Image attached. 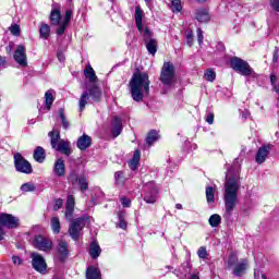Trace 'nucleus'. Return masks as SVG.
<instances>
[{"label":"nucleus","mask_w":279,"mask_h":279,"mask_svg":"<svg viewBox=\"0 0 279 279\" xmlns=\"http://www.w3.org/2000/svg\"><path fill=\"white\" fill-rule=\"evenodd\" d=\"M34 158L36 160V162H45V148H43L41 146H37L36 149L34 150Z\"/></svg>","instance_id":"cd10ccee"},{"label":"nucleus","mask_w":279,"mask_h":279,"mask_svg":"<svg viewBox=\"0 0 279 279\" xmlns=\"http://www.w3.org/2000/svg\"><path fill=\"white\" fill-rule=\"evenodd\" d=\"M185 274H191V266L189 264L185 266Z\"/></svg>","instance_id":"69168bd1"},{"label":"nucleus","mask_w":279,"mask_h":279,"mask_svg":"<svg viewBox=\"0 0 279 279\" xmlns=\"http://www.w3.org/2000/svg\"><path fill=\"white\" fill-rule=\"evenodd\" d=\"M89 256L93 259H97L99 256H101V246H99L98 241H93L89 244Z\"/></svg>","instance_id":"6ab92c4d"},{"label":"nucleus","mask_w":279,"mask_h":279,"mask_svg":"<svg viewBox=\"0 0 279 279\" xmlns=\"http://www.w3.org/2000/svg\"><path fill=\"white\" fill-rule=\"evenodd\" d=\"M32 265L33 269L35 271H38L39 274H46L47 271V262H45V257L38 253H32Z\"/></svg>","instance_id":"9d476101"},{"label":"nucleus","mask_w":279,"mask_h":279,"mask_svg":"<svg viewBox=\"0 0 279 279\" xmlns=\"http://www.w3.org/2000/svg\"><path fill=\"white\" fill-rule=\"evenodd\" d=\"M132 160H133L134 162H138V160H141V151H140V150H135V151H134V155H133Z\"/></svg>","instance_id":"4d7b16f0"},{"label":"nucleus","mask_w":279,"mask_h":279,"mask_svg":"<svg viewBox=\"0 0 279 279\" xmlns=\"http://www.w3.org/2000/svg\"><path fill=\"white\" fill-rule=\"evenodd\" d=\"M121 204L124 208H130V206H132V201H130L128 197H122Z\"/></svg>","instance_id":"8fccbe9b"},{"label":"nucleus","mask_w":279,"mask_h":279,"mask_svg":"<svg viewBox=\"0 0 279 279\" xmlns=\"http://www.w3.org/2000/svg\"><path fill=\"white\" fill-rule=\"evenodd\" d=\"M175 208H177V210H182V204H177Z\"/></svg>","instance_id":"774afa93"},{"label":"nucleus","mask_w":279,"mask_h":279,"mask_svg":"<svg viewBox=\"0 0 279 279\" xmlns=\"http://www.w3.org/2000/svg\"><path fill=\"white\" fill-rule=\"evenodd\" d=\"M197 255L199 258L205 259L208 256V251H206V246H201L197 251Z\"/></svg>","instance_id":"a18cd8bd"},{"label":"nucleus","mask_w":279,"mask_h":279,"mask_svg":"<svg viewBox=\"0 0 279 279\" xmlns=\"http://www.w3.org/2000/svg\"><path fill=\"white\" fill-rule=\"evenodd\" d=\"M53 173H54L58 178H64V174H65L64 160L58 159V160L54 162Z\"/></svg>","instance_id":"aec40b11"},{"label":"nucleus","mask_w":279,"mask_h":279,"mask_svg":"<svg viewBox=\"0 0 279 279\" xmlns=\"http://www.w3.org/2000/svg\"><path fill=\"white\" fill-rule=\"evenodd\" d=\"M161 84L171 88L175 83V66L171 62H165L159 77Z\"/></svg>","instance_id":"0eeeda50"},{"label":"nucleus","mask_w":279,"mask_h":279,"mask_svg":"<svg viewBox=\"0 0 279 279\" xmlns=\"http://www.w3.org/2000/svg\"><path fill=\"white\" fill-rule=\"evenodd\" d=\"M84 75H85L86 80H88V82H90V84H95V82H97V80H98L97 74H95V70L90 65H86V68L84 70Z\"/></svg>","instance_id":"b1692460"},{"label":"nucleus","mask_w":279,"mask_h":279,"mask_svg":"<svg viewBox=\"0 0 279 279\" xmlns=\"http://www.w3.org/2000/svg\"><path fill=\"white\" fill-rule=\"evenodd\" d=\"M186 44L189 45V47L193 46V32L186 34Z\"/></svg>","instance_id":"864d4df0"},{"label":"nucleus","mask_w":279,"mask_h":279,"mask_svg":"<svg viewBox=\"0 0 279 279\" xmlns=\"http://www.w3.org/2000/svg\"><path fill=\"white\" fill-rule=\"evenodd\" d=\"M272 147L271 144L259 147L255 156V162H257V165H263V162L267 160Z\"/></svg>","instance_id":"ddd939ff"},{"label":"nucleus","mask_w":279,"mask_h":279,"mask_svg":"<svg viewBox=\"0 0 279 279\" xmlns=\"http://www.w3.org/2000/svg\"><path fill=\"white\" fill-rule=\"evenodd\" d=\"M57 58H58L59 62H64V54L63 53L58 52Z\"/></svg>","instance_id":"e2e57ef3"},{"label":"nucleus","mask_w":279,"mask_h":279,"mask_svg":"<svg viewBox=\"0 0 279 279\" xmlns=\"http://www.w3.org/2000/svg\"><path fill=\"white\" fill-rule=\"evenodd\" d=\"M13 265H23V259L20 256L13 255L12 256Z\"/></svg>","instance_id":"6e6d98bb"},{"label":"nucleus","mask_w":279,"mask_h":279,"mask_svg":"<svg viewBox=\"0 0 279 279\" xmlns=\"http://www.w3.org/2000/svg\"><path fill=\"white\" fill-rule=\"evenodd\" d=\"M276 82H278V76H276V74H270V84L272 86V90L279 94V83L276 84Z\"/></svg>","instance_id":"58836bf2"},{"label":"nucleus","mask_w":279,"mask_h":279,"mask_svg":"<svg viewBox=\"0 0 279 279\" xmlns=\"http://www.w3.org/2000/svg\"><path fill=\"white\" fill-rule=\"evenodd\" d=\"M157 195L158 191L154 190L144 196V202H146V204H156Z\"/></svg>","instance_id":"2f4dec72"},{"label":"nucleus","mask_w":279,"mask_h":279,"mask_svg":"<svg viewBox=\"0 0 279 279\" xmlns=\"http://www.w3.org/2000/svg\"><path fill=\"white\" fill-rule=\"evenodd\" d=\"M73 16V11L68 10L65 12V16L63 19V23H66L69 25V23H71V17Z\"/></svg>","instance_id":"09e8293b"},{"label":"nucleus","mask_w":279,"mask_h":279,"mask_svg":"<svg viewBox=\"0 0 279 279\" xmlns=\"http://www.w3.org/2000/svg\"><path fill=\"white\" fill-rule=\"evenodd\" d=\"M206 123H208L209 125H213V123H215V113L213 112H207V116L205 118Z\"/></svg>","instance_id":"de8ad7c7"},{"label":"nucleus","mask_w":279,"mask_h":279,"mask_svg":"<svg viewBox=\"0 0 279 279\" xmlns=\"http://www.w3.org/2000/svg\"><path fill=\"white\" fill-rule=\"evenodd\" d=\"M86 279H101V271L95 266H89L86 270Z\"/></svg>","instance_id":"5701e85b"},{"label":"nucleus","mask_w":279,"mask_h":279,"mask_svg":"<svg viewBox=\"0 0 279 279\" xmlns=\"http://www.w3.org/2000/svg\"><path fill=\"white\" fill-rule=\"evenodd\" d=\"M90 145H93V138L86 134H83L81 137H78L76 142V147H78L81 151H85V149H88Z\"/></svg>","instance_id":"f3484780"},{"label":"nucleus","mask_w":279,"mask_h":279,"mask_svg":"<svg viewBox=\"0 0 279 279\" xmlns=\"http://www.w3.org/2000/svg\"><path fill=\"white\" fill-rule=\"evenodd\" d=\"M196 21L199 23H208L210 21V15L208 14V10L199 9L196 11Z\"/></svg>","instance_id":"393cba45"},{"label":"nucleus","mask_w":279,"mask_h":279,"mask_svg":"<svg viewBox=\"0 0 279 279\" xmlns=\"http://www.w3.org/2000/svg\"><path fill=\"white\" fill-rule=\"evenodd\" d=\"M90 223V217L82 216L71 221L69 226V234L73 241H77L82 234V230Z\"/></svg>","instance_id":"423d86ee"},{"label":"nucleus","mask_w":279,"mask_h":279,"mask_svg":"<svg viewBox=\"0 0 279 279\" xmlns=\"http://www.w3.org/2000/svg\"><path fill=\"white\" fill-rule=\"evenodd\" d=\"M215 191H217L213 186L206 187V199L208 204H213L215 202Z\"/></svg>","instance_id":"72a5a7b5"},{"label":"nucleus","mask_w":279,"mask_h":279,"mask_svg":"<svg viewBox=\"0 0 279 279\" xmlns=\"http://www.w3.org/2000/svg\"><path fill=\"white\" fill-rule=\"evenodd\" d=\"M50 226L52 229V232H54V234H60V218L58 217H52L50 220Z\"/></svg>","instance_id":"473e14b6"},{"label":"nucleus","mask_w":279,"mask_h":279,"mask_svg":"<svg viewBox=\"0 0 279 279\" xmlns=\"http://www.w3.org/2000/svg\"><path fill=\"white\" fill-rule=\"evenodd\" d=\"M9 32H11L12 36H21V26L13 24L9 27Z\"/></svg>","instance_id":"79ce46f5"},{"label":"nucleus","mask_w":279,"mask_h":279,"mask_svg":"<svg viewBox=\"0 0 279 279\" xmlns=\"http://www.w3.org/2000/svg\"><path fill=\"white\" fill-rule=\"evenodd\" d=\"M197 40L199 45L204 43V32L202 31V28H197Z\"/></svg>","instance_id":"603ef678"},{"label":"nucleus","mask_w":279,"mask_h":279,"mask_svg":"<svg viewBox=\"0 0 279 279\" xmlns=\"http://www.w3.org/2000/svg\"><path fill=\"white\" fill-rule=\"evenodd\" d=\"M58 25L59 27L57 28V35L62 36V34H64V32L66 31L69 24H66V22H59Z\"/></svg>","instance_id":"37998d69"},{"label":"nucleus","mask_w":279,"mask_h":279,"mask_svg":"<svg viewBox=\"0 0 279 279\" xmlns=\"http://www.w3.org/2000/svg\"><path fill=\"white\" fill-rule=\"evenodd\" d=\"M53 95H56V90L53 89H48L45 93V102H46L47 110H51V106H53V101L56 100Z\"/></svg>","instance_id":"a878e982"},{"label":"nucleus","mask_w":279,"mask_h":279,"mask_svg":"<svg viewBox=\"0 0 279 279\" xmlns=\"http://www.w3.org/2000/svg\"><path fill=\"white\" fill-rule=\"evenodd\" d=\"M21 191H23L24 193L34 192L36 191V185H34V183H24L21 186Z\"/></svg>","instance_id":"a19ab883"},{"label":"nucleus","mask_w":279,"mask_h":279,"mask_svg":"<svg viewBox=\"0 0 279 279\" xmlns=\"http://www.w3.org/2000/svg\"><path fill=\"white\" fill-rule=\"evenodd\" d=\"M90 97L93 101H100L101 99V89L97 85H93L92 87H87V90L83 92L81 98L78 100V110L80 112H84L86 105L90 101Z\"/></svg>","instance_id":"7ed1b4c3"},{"label":"nucleus","mask_w":279,"mask_h":279,"mask_svg":"<svg viewBox=\"0 0 279 279\" xmlns=\"http://www.w3.org/2000/svg\"><path fill=\"white\" fill-rule=\"evenodd\" d=\"M149 75L147 73H134L129 83L132 99L134 101H143V97L149 95Z\"/></svg>","instance_id":"f03ea898"},{"label":"nucleus","mask_w":279,"mask_h":279,"mask_svg":"<svg viewBox=\"0 0 279 279\" xmlns=\"http://www.w3.org/2000/svg\"><path fill=\"white\" fill-rule=\"evenodd\" d=\"M73 213H75V197H73V195H68L64 211L66 221H73Z\"/></svg>","instance_id":"2eb2a0df"},{"label":"nucleus","mask_w":279,"mask_h":279,"mask_svg":"<svg viewBox=\"0 0 279 279\" xmlns=\"http://www.w3.org/2000/svg\"><path fill=\"white\" fill-rule=\"evenodd\" d=\"M119 223L118 226L122 229L125 230V228H128V222H125V218L123 217V214H119Z\"/></svg>","instance_id":"c03bdc74"},{"label":"nucleus","mask_w":279,"mask_h":279,"mask_svg":"<svg viewBox=\"0 0 279 279\" xmlns=\"http://www.w3.org/2000/svg\"><path fill=\"white\" fill-rule=\"evenodd\" d=\"M171 3L177 12H180L182 10V5L180 4V0H171Z\"/></svg>","instance_id":"3c124183"},{"label":"nucleus","mask_w":279,"mask_h":279,"mask_svg":"<svg viewBox=\"0 0 279 279\" xmlns=\"http://www.w3.org/2000/svg\"><path fill=\"white\" fill-rule=\"evenodd\" d=\"M13 158L14 167L19 173H26L29 175V173L34 171V169H32V163H29V161H27V159H25L21 153H16Z\"/></svg>","instance_id":"6e6552de"},{"label":"nucleus","mask_w":279,"mask_h":279,"mask_svg":"<svg viewBox=\"0 0 279 279\" xmlns=\"http://www.w3.org/2000/svg\"><path fill=\"white\" fill-rule=\"evenodd\" d=\"M247 259H240L233 265V276H235L236 278H241L245 274V271H247Z\"/></svg>","instance_id":"dca6fc26"},{"label":"nucleus","mask_w":279,"mask_h":279,"mask_svg":"<svg viewBox=\"0 0 279 279\" xmlns=\"http://www.w3.org/2000/svg\"><path fill=\"white\" fill-rule=\"evenodd\" d=\"M0 226H4L9 230L19 228V218L12 216V214H0Z\"/></svg>","instance_id":"9b49d317"},{"label":"nucleus","mask_w":279,"mask_h":279,"mask_svg":"<svg viewBox=\"0 0 279 279\" xmlns=\"http://www.w3.org/2000/svg\"><path fill=\"white\" fill-rule=\"evenodd\" d=\"M140 34H142L145 43L149 40H154V33H151V31H149V28L147 27L143 31V26H142V32H140Z\"/></svg>","instance_id":"e433bc0d"},{"label":"nucleus","mask_w":279,"mask_h":279,"mask_svg":"<svg viewBox=\"0 0 279 279\" xmlns=\"http://www.w3.org/2000/svg\"><path fill=\"white\" fill-rule=\"evenodd\" d=\"M76 182H78V186L82 192H84L88 189V181L86 180V177L77 178Z\"/></svg>","instance_id":"4c0bfd02"},{"label":"nucleus","mask_w":279,"mask_h":279,"mask_svg":"<svg viewBox=\"0 0 279 279\" xmlns=\"http://www.w3.org/2000/svg\"><path fill=\"white\" fill-rule=\"evenodd\" d=\"M56 258L60 260V263H64L66 258H69V243L64 241H60L57 246Z\"/></svg>","instance_id":"4468645a"},{"label":"nucleus","mask_w":279,"mask_h":279,"mask_svg":"<svg viewBox=\"0 0 279 279\" xmlns=\"http://www.w3.org/2000/svg\"><path fill=\"white\" fill-rule=\"evenodd\" d=\"M233 167H234L235 169H239V167H241V160H240L239 158H235V159H234Z\"/></svg>","instance_id":"680f3d73"},{"label":"nucleus","mask_w":279,"mask_h":279,"mask_svg":"<svg viewBox=\"0 0 279 279\" xmlns=\"http://www.w3.org/2000/svg\"><path fill=\"white\" fill-rule=\"evenodd\" d=\"M190 279H199V276L193 274V275H191Z\"/></svg>","instance_id":"338daca9"},{"label":"nucleus","mask_w":279,"mask_h":279,"mask_svg":"<svg viewBox=\"0 0 279 279\" xmlns=\"http://www.w3.org/2000/svg\"><path fill=\"white\" fill-rule=\"evenodd\" d=\"M39 34L40 38H44V40H47L51 34V27L48 24H41L39 27Z\"/></svg>","instance_id":"c756f323"},{"label":"nucleus","mask_w":279,"mask_h":279,"mask_svg":"<svg viewBox=\"0 0 279 279\" xmlns=\"http://www.w3.org/2000/svg\"><path fill=\"white\" fill-rule=\"evenodd\" d=\"M230 65L231 69H233V71L236 73H240V75H244L245 77H248V75H252V77H258V74L252 70L250 63L239 57H232L230 59Z\"/></svg>","instance_id":"39448f33"},{"label":"nucleus","mask_w":279,"mask_h":279,"mask_svg":"<svg viewBox=\"0 0 279 279\" xmlns=\"http://www.w3.org/2000/svg\"><path fill=\"white\" fill-rule=\"evenodd\" d=\"M8 64V61L5 60V57L0 56V69H5Z\"/></svg>","instance_id":"13d9d810"},{"label":"nucleus","mask_w":279,"mask_h":279,"mask_svg":"<svg viewBox=\"0 0 279 279\" xmlns=\"http://www.w3.org/2000/svg\"><path fill=\"white\" fill-rule=\"evenodd\" d=\"M146 49L150 56H156V52L158 51V40L150 39L148 41H145Z\"/></svg>","instance_id":"bb28decb"},{"label":"nucleus","mask_w":279,"mask_h":279,"mask_svg":"<svg viewBox=\"0 0 279 279\" xmlns=\"http://www.w3.org/2000/svg\"><path fill=\"white\" fill-rule=\"evenodd\" d=\"M3 236H5V231L0 227V241H3Z\"/></svg>","instance_id":"0e129e2a"},{"label":"nucleus","mask_w":279,"mask_h":279,"mask_svg":"<svg viewBox=\"0 0 279 279\" xmlns=\"http://www.w3.org/2000/svg\"><path fill=\"white\" fill-rule=\"evenodd\" d=\"M272 62H278V47H276L274 50Z\"/></svg>","instance_id":"bf43d9fd"},{"label":"nucleus","mask_w":279,"mask_h":279,"mask_svg":"<svg viewBox=\"0 0 279 279\" xmlns=\"http://www.w3.org/2000/svg\"><path fill=\"white\" fill-rule=\"evenodd\" d=\"M114 180L118 186H123V184H125V175L123 174V171H117L114 173Z\"/></svg>","instance_id":"f704fd0d"},{"label":"nucleus","mask_w":279,"mask_h":279,"mask_svg":"<svg viewBox=\"0 0 279 279\" xmlns=\"http://www.w3.org/2000/svg\"><path fill=\"white\" fill-rule=\"evenodd\" d=\"M13 58L20 66H27V53L25 52V46L19 45L14 51Z\"/></svg>","instance_id":"f8f14e48"},{"label":"nucleus","mask_w":279,"mask_h":279,"mask_svg":"<svg viewBox=\"0 0 279 279\" xmlns=\"http://www.w3.org/2000/svg\"><path fill=\"white\" fill-rule=\"evenodd\" d=\"M158 138H160V135H158V131L151 130L146 137V143L148 147H151V145H154V143H156Z\"/></svg>","instance_id":"c85d7f7f"},{"label":"nucleus","mask_w":279,"mask_h":279,"mask_svg":"<svg viewBox=\"0 0 279 279\" xmlns=\"http://www.w3.org/2000/svg\"><path fill=\"white\" fill-rule=\"evenodd\" d=\"M122 131L123 122L121 121V118H113L111 134H113L114 136H119V134H121Z\"/></svg>","instance_id":"412c9836"},{"label":"nucleus","mask_w":279,"mask_h":279,"mask_svg":"<svg viewBox=\"0 0 279 279\" xmlns=\"http://www.w3.org/2000/svg\"><path fill=\"white\" fill-rule=\"evenodd\" d=\"M219 223H221V216L214 214L209 217V226H211V228H217Z\"/></svg>","instance_id":"c9c22d12"},{"label":"nucleus","mask_w":279,"mask_h":279,"mask_svg":"<svg viewBox=\"0 0 279 279\" xmlns=\"http://www.w3.org/2000/svg\"><path fill=\"white\" fill-rule=\"evenodd\" d=\"M270 5L275 12H279V0H270Z\"/></svg>","instance_id":"5fc2aeb1"},{"label":"nucleus","mask_w":279,"mask_h":279,"mask_svg":"<svg viewBox=\"0 0 279 279\" xmlns=\"http://www.w3.org/2000/svg\"><path fill=\"white\" fill-rule=\"evenodd\" d=\"M33 245L36 250H39V252H49L50 250H53V242L51 239L43 235H35Z\"/></svg>","instance_id":"1a4fd4ad"},{"label":"nucleus","mask_w":279,"mask_h":279,"mask_svg":"<svg viewBox=\"0 0 279 279\" xmlns=\"http://www.w3.org/2000/svg\"><path fill=\"white\" fill-rule=\"evenodd\" d=\"M58 117L61 120L62 128L69 130L71 128V123H69L66 116H64V109L61 108L58 110Z\"/></svg>","instance_id":"7c9ffc66"},{"label":"nucleus","mask_w":279,"mask_h":279,"mask_svg":"<svg viewBox=\"0 0 279 279\" xmlns=\"http://www.w3.org/2000/svg\"><path fill=\"white\" fill-rule=\"evenodd\" d=\"M145 17V12L141 7H135V25L137 32H143V19Z\"/></svg>","instance_id":"a211bd4d"},{"label":"nucleus","mask_w":279,"mask_h":279,"mask_svg":"<svg viewBox=\"0 0 279 279\" xmlns=\"http://www.w3.org/2000/svg\"><path fill=\"white\" fill-rule=\"evenodd\" d=\"M240 177L239 172H233L229 169L226 174L225 182V206L226 214L230 217L234 213V208L239 204V189H241V183H239Z\"/></svg>","instance_id":"f257e3e1"},{"label":"nucleus","mask_w":279,"mask_h":279,"mask_svg":"<svg viewBox=\"0 0 279 279\" xmlns=\"http://www.w3.org/2000/svg\"><path fill=\"white\" fill-rule=\"evenodd\" d=\"M137 167H138V161L131 160L130 168L132 169V171H135V169H137Z\"/></svg>","instance_id":"052dcab7"},{"label":"nucleus","mask_w":279,"mask_h":279,"mask_svg":"<svg viewBox=\"0 0 279 279\" xmlns=\"http://www.w3.org/2000/svg\"><path fill=\"white\" fill-rule=\"evenodd\" d=\"M62 206H64V201L62 198H57L54 201L53 210L58 211Z\"/></svg>","instance_id":"49530a36"},{"label":"nucleus","mask_w":279,"mask_h":279,"mask_svg":"<svg viewBox=\"0 0 279 279\" xmlns=\"http://www.w3.org/2000/svg\"><path fill=\"white\" fill-rule=\"evenodd\" d=\"M48 136L51 138L50 145L52 149H56V151H60L65 156H71V145L69 142L60 140V131H50Z\"/></svg>","instance_id":"20e7f679"},{"label":"nucleus","mask_w":279,"mask_h":279,"mask_svg":"<svg viewBox=\"0 0 279 279\" xmlns=\"http://www.w3.org/2000/svg\"><path fill=\"white\" fill-rule=\"evenodd\" d=\"M204 75L207 82H215L217 77V74L213 71V69H208Z\"/></svg>","instance_id":"ea45409f"},{"label":"nucleus","mask_w":279,"mask_h":279,"mask_svg":"<svg viewBox=\"0 0 279 279\" xmlns=\"http://www.w3.org/2000/svg\"><path fill=\"white\" fill-rule=\"evenodd\" d=\"M50 22L51 25H60V23H62V14L60 13V9L53 8L51 10Z\"/></svg>","instance_id":"4be33fe9"}]
</instances>
